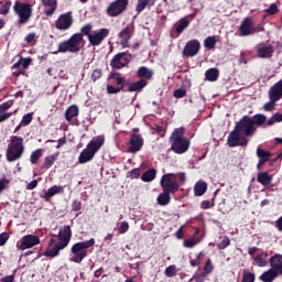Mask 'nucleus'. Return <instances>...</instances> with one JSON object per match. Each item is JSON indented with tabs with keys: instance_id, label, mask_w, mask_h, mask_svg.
Wrapping results in <instances>:
<instances>
[{
	"instance_id": "1",
	"label": "nucleus",
	"mask_w": 282,
	"mask_h": 282,
	"mask_svg": "<svg viewBox=\"0 0 282 282\" xmlns=\"http://www.w3.org/2000/svg\"><path fill=\"white\" fill-rule=\"evenodd\" d=\"M264 124H265V115L258 113L252 117L243 116L239 120V122L236 123V129L242 135L250 138L254 135V131H257L258 127H261L263 129Z\"/></svg>"
},
{
	"instance_id": "2",
	"label": "nucleus",
	"mask_w": 282,
	"mask_h": 282,
	"mask_svg": "<svg viewBox=\"0 0 282 282\" xmlns=\"http://www.w3.org/2000/svg\"><path fill=\"white\" fill-rule=\"evenodd\" d=\"M94 246H96V239L94 238L74 243L70 248L69 261L73 263H83L87 254L94 252Z\"/></svg>"
},
{
	"instance_id": "3",
	"label": "nucleus",
	"mask_w": 282,
	"mask_h": 282,
	"mask_svg": "<svg viewBox=\"0 0 282 282\" xmlns=\"http://www.w3.org/2000/svg\"><path fill=\"white\" fill-rule=\"evenodd\" d=\"M171 151L184 155L191 149V140L184 138V128H176L170 137Z\"/></svg>"
},
{
	"instance_id": "4",
	"label": "nucleus",
	"mask_w": 282,
	"mask_h": 282,
	"mask_svg": "<svg viewBox=\"0 0 282 282\" xmlns=\"http://www.w3.org/2000/svg\"><path fill=\"white\" fill-rule=\"evenodd\" d=\"M105 144V137L98 135L89 141L87 147L80 152L78 162L79 164H87V162H91L93 158L96 156V153L102 149Z\"/></svg>"
},
{
	"instance_id": "5",
	"label": "nucleus",
	"mask_w": 282,
	"mask_h": 282,
	"mask_svg": "<svg viewBox=\"0 0 282 282\" xmlns=\"http://www.w3.org/2000/svg\"><path fill=\"white\" fill-rule=\"evenodd\" d=\"M83 46V33H75L68 40L61 42L57 46V51L53 54H78L80 47Z\"/></svg>"
},
{
	"instance_id": "6",
	"label": "nucleus",
	"mask_w": 282,
	"mask_h": 282,
	"mask_svg": "<svg viewBox=\"0 0 282 282\" xmlns=\"http://www.w3.org/2000/svg\"><path fill=\"white\" fill-rule=\"evenodd\" d=\"M25 153V145L23 144V138L13 135L7 148V162H17L21 160Z\"/></svg>"
},
{
	"instance_id": "7",
	"label": "nucleus",
	"mask_w": 282,
	"mask_h": 282,
	"mask_svg": "<svg viewBox=\"0 0 282 282\" xmlns=\"http://www.w3.org/2000/svg\"><path fill=\"white\" fill-rule=\"evenodd\" d=\"M32 4L17 0L13 4V11L18 17L19 25H25L32 19Z\"/></svg>"
},
{
	"instance_id": "8",
	"label": "nucleus",
	"mask_w": 282,
	"mask_h": 282,
	"mask_svg": "<svg viewBox=\"0 0 282 282\" xmlns=\"http://www.w3.org/2000/svg\"><path fill=\"white\" fill-rule=\"evenodd\" d=\"M161 188L165 193L174 194L180 191V184L177 183V174L169 173L162 176L161 181Z\"/></svg>"
},
{
	"instance_id": "9",
	"label": "nucleus",
	"mask_w": 282,
	"mask_h": 282,
	"mask_svg": "<svg viewBox=\"0 0 282 282\" xmlns=\"http://www.w3.org/2000/svg\"><path fill=\"white\" fill-rule=\"evenodd\" d=\"M228 147H248V138L245 137L237 128L235 127L227 138Z\"/></svg>"
},
{
	"instance_id": "10",
	"label": "nucleus",
	"mask_w": 282,
	"mask_h": 282,
	"mask_svg": "<svg viewBox=\"0 0 282 282\" xmlns=\"http://www.w3.org/2000/svg\"><path fill=\"white\" fill-rule=\"evenodd\" d=\"M127 6H129V0H116L110 3L107 8L108 17H120L124 10H127Z\"/></svg>"
},
{
	"instance_id": "11",
	"label": "nucleus",
	"mask_w": 282,
	"mask_h": 282,
	"mask_svg": "<svg viewBox=\"0 0 282 282\" xmlns=\"http://www.w3.org/2000/svg\"><path fill=\"white\" fill-rule=\"evenodd\" d=\"M133 34H135V26L133 24H128L123 30L118 33L120 45L123 48L129 47V41L133 39Z\"/></svg>"
},
{
	"instance_id": "12",
	"label": "nucleus",
	"mask_w": 282,
	"mask_h": 282,
	"mask_svg": "<svg viewBox=\"0 0 282 282\" xmlns=\"http://www.w3.org/2000/svg\"><path fill=\"white\" fill-rule=\"evenodd\" d=\"M39 243H41V238H39V236L26 235L21 238L17 246L19 250H28L34 248V246H39Z\"/></svg>"
},
{
	"instance_id": "13",
	"label": "nucleus",
	"mask_w": 282,
	"mask_h": 282,
	"mask_svg": "<svg viewBox=\"0 0 282 282\" xmlns=\"http://www.w3.org/2000/svg\"><path fill=\"white\" fill-rule=\"evenodd\" d=\"M130 58L127 52L118 53L110 61V67L113 69H122V67H127L129 65Z\"/></svg>"
},
{
	"instance_id": "14",
	"label": "nucleus",
	"mask_w": 282,
	"mask_h": 282,
	"mask_svg": "<svg viewBox=\"0 0 282 282\" xmlns=\"http://www.w3.org/2000/svg\"><path fill=\"white\" fill-rule=\"evenodd\" d=\"M61 250H65V247L61 242L56 241V238H51L50 243L44 252V257H50V259H54L58 257Z\"/></svg>"
},
{
	"instance_id": "15",
	"label": "nucleus",
	"mask_w": 282,
	"mask_h": 282,
	"mask_svg": "<svg viewBox=\"0 0 282 282\" xmlns=\"http://www.w3.org/2000/svg\"><path fill=\"white\" fill-rule=\"evenodd\" d=\"M109 36V29H100L99 31L91 32L88 41L93 45V47H98L102 41H105Z\"/></svg>"
},
{
	"instance_id": "16",
	"label": "nucleus",
	"mask_w": 282,
	"mask_h": 282,
	"mask_svg": "<svg viewBox=\"0 0 282 282\" xmlns=\"http://www.w3.org/2000/svg\"><path fill=\"white\" fill-rule=\"evenodd\" d=\"M258 58H272L274 54V46L268 42H261L256 46Z\"/></svg>"
},
{
	"instance_id": "17",
	"label": "nucleus",
	"mask_w": 282,
	"mask_h": 282,
	"mask_svg": "<svg viewBox=\"0 0 282 282\" xmlns=\"http://www.w3.org/2000/svg\"><path fill=\"white\" fill-rule=\"evenodd\" d=\"M74 23V17L72 15V12L63 13L59 15V18L56 21V28L57 30H69Z\"/></svg>"
},
{
	"instance_id": "18",
	"label": "nucleus",
	"mask_w": 282,
	"mask_h": 282,
	"mask_svg": "<svg viewBox=\"0 0 282 282\" xmlns=\"http://www.w3.org/2000/svg\"><path fill=\"white\" fill-rule=\"evenodd\" d=\"M200 47H202V44H199V41L197 40L188 41L184 47L183 54L184 56H188V57L197 56V54H199Z\"/></svg>"
},
{
	"instance_id": "19",
	"label": "nucleus",
	"mask_w": 282,
	"mask_h": 282,
	"mask_svg": "<svg viewBox=\"0 0 282 282\" xmlns=\"http://www.w3.org/2000/svg\"><path fill=\"white\" fill-rule=\"evenodd\" d=\"M78 113H79L78 106L73 105L66 109L65 120L67 122H69L70 124L78 127V124H80V122L78 121V119H75V118H78Z\"/></svg>"
},
{
	"instance_id": "20",
	"label": "nucleus",
	"mask_w": 282,
	"mask_h": 282,
	"mask_svg": "<svg viewBox=\"0 0 282 282\" xmlns=\"http://www.w3.org/2000/svg\"><path fill=\"white\" fill-rule=\"evenodd\" d=\"M144 147V139L140 134H132L130 139L129 153H138Z\"/></svg>"
},
{
	"instance_id": "21",
	"label": "nucleus",
	"mask_w": 282,
	"mask_h": 282,
	"mask_svg": "<svg viewBox=\"0 0 282 282\" xmlns=\"http://www.w3.org/2000/svg\"><path fill=\"white\" fill-rule=\"evenodd\" d=\"M58 239L59 243L64 248H67V246H69V241H72V227L65 225L62 229H59Z\"/></svg>"
},
{
	"instance_id": "22",
	"label": "nucleus",
	"mask_w": 282,
	"mask_h": 282,
	"mask_svg": "<svg viewBox=\"0 0 282 282\" xmlns=\"http://www.w3.org/2000/svg\"><path fill=\"white\" fill-rule=\"evenodd\" d=\"M240 36H252L254 34V28L252 26V20L247 18L239 26Z\"/></svg>"
},
{
	"instance_id": "23",
	"label": "nucleus",
	"mask_w": 282,
	"mask_h": 282,
	"mask_svg": "<svg viewBox=\"0 0 282 282\" xmlns=\"http://www.w3.org/2000/svg\"><path fill=\"white\" fill-rule=\"evenodd\" d=\"M281 98H282V79H280L269 89L270 100H281Z\"/></svg>"
},
{
	"instance_id": "24",
	"label": "nucleus",
	"mask_w": 282,
	"mask_h": 282,
	"mask_svg": "<svg viewBox=\"0 0 282 282\" xmlns=\"http://www.w3.org/2000/svg\"><path fill=\"white\" fill-rule=\"evenodd\" d=\"M63 193H65V187L61 185H53L44 193L42 197L45 199V202H50L51 197H54V195H61Z\"/></svg>"
},
{
	"instance_id": "25",
	"label": "nucleus",
	"mask_w": 282,
	"mask_h": 282,
	"mask_svg": "<svg viewBox=\"0 0 282 282\" xmlns=\"http://www.w3.org/2000/svg\"><path fill=\"white\" fill-rule=\"evenodd\" d=\"M12 105H14L13 101L3 102L0 105V122H6V120L12 117V112H7Z\"/></svg>"
},
{
	"instance_id": "26",
	"label": "nucleus",
	"mask_w": 282,
	"mask_h": 282,
	"mask_svg": "<svg viewBox=\"0 0 282 282\" xmlns=\"http://www.w3.org/2000/svg\"><path fill=\"white\" fill-rule=\"evenodd\" d=\"M269 263L273 270H275L280 275H282V254H274L269 259Z\"/></svg>"
},
{
	"instance_id": "27",
	"label": "nucleus",
	"mask_w": 282,
	"mask_h": 282,
	"mask_svg": "<svg viewBox=\"0 0 282 282\" xmlns=\"http://www.w3.org/2000/svg\"><path fill=\"white\" fill-rule=\"evenodd\" d=\"M278 276H281L272 267L264 271L260 276V281L262 282H272L274 281Z\"/></svg>"
},
{
	"instance_id": "28",
	"label": "nucleus",
	"mask_w": 282,
	"mask_h": 282,
	"mask_svg": "<svg viewBox=\"0 0 282 282\" xmlns=\"http://www.w3.org/2000/svg\"><path fill=\"white\" fill-rule=\"evenodd\" d=\"M42 6H44V8H46L44 10V14L46 17H52V14H54V12H56V0H42Z\"/></svg>"
},
{
	"instance_id": "29",
	"label": "nucleus",
	"mask_w": 282,
	"mask_h": 282,
	"mask_svg": "<svg viewBox=\"0 0 282 282\" xmlns=\"http://www.w3.org/2000/svg\"><path fill=\"white\" fill-rule=\"evenodd\" d=\"M188 25H191V21H188V18H182L181 20H178L175 24H174V30L176 32V34H182V32H184V30H186V28H188Z\"/></svg>"
},
{
	"instance_id": "30",
	"label": "nucleus",
	"mask_w": 282,
	"mask_h": 282,
	"mask_svg": "<svg viewBox=\"0 0 282 282\" xmlns=\"http://www.w3.org/2000/svg\"><path fill=\"white\" fill-rule=\"evenodd\" d=\"M275 122H282V113H274L270 119L264 116V124H262V129H268V127H272Z\"/></svg>"
},
{
	"instance_id": "31",
	"label": "nucleus",
	"mask_w": 282,
	"mask_h": 282,
	"mask_svg": "<svg viewBox=\"0 0 282 282\" xmlns=\"http://www.w3.org/2000/svg\"><path fill=\"white\" fill-rule=\"evenodd\" d=\"M272 175H270V173L268 172L258 173L257 182H259V184H262V186H268V184H272Z\"/></svg>"
},
{
	"instance_id": "32",
	"label": "nucleus",
	"mask_w": 282,
	"mask_h": 282,
	"mask_svg": "<svg viewBox=\"0 0 282 282\" xmlns=\"http://www.w3.org/2000/svg\"><path fill=\"white\" fill-rule=\"evenodd\" d=\"M253 261L258 268H265V265H268V252L257 254Z\"/></svg>"
},
{
	"instance_id": "33",
	"label": "nucleus",
	"mask_w": 282,
	"mask_h": 282,
	"mask_svg": "<svg viewBox=\"0 0 282 282\" xmlns=\"http://www.w3.org/2000/svg\"><path fill=\"white\" fill-rule=\"evenodd\" d=\"M206 191H208V184H206V182H197L194 185V195L196 197H202Z\"/></svg>"
},
{
	"instance_id": "34",
	"label": "nucleus",
	"mask_w": 282,
	"mask_h": 282,
	"mask_svg": "<svg viewBox=\"0 0 282 282\" xmlns=\"http://www.w3.org/2000/svg\"><path fill=\"white\" fill-rule=\"evenodd\" d=\"M138 77L142 80H151L153 78V70L149 69L147 66H141L138 70Z\"/></svg>"
},
{
	"instance_id": "35",
	"label": "nucleus",
	"mask_w": 282,
	"mask_h": 282,
	"mask_svg": "<svg viewBox=\"0 0 282 282\" xmlns=\"http://www.w3.org/2000/svg\"><path fill=\"white\" fill-rule=\"evenodd\" d=\"M156 202L159 206H169V204H171V193L163 191V193L158 196Z\"/></svg>"
},
{
	"instance_id": "36",
	"label": "nucleus",
	"mask_w": 282,
	"mask_h": 282,
	"mask_svg": "<svg viewBox=\"0 0 282 282\" xmlns=\"http://www.w3.org/2000/svg\"><path fill=\"white\" fill-rule=\"evenodd\" d=\"M153 6H155V0H138L135 10L137 12H142L145 8H151Z\"/></svg>"
},
{
	"instance_id": "37",
	"label": "nucleus",
	"mask_w": 282,
	"mask_h": 282,
	"mask_svg": "<svg viewBox=\"0 0 282 282\" xmlns=\"http://www.w3.org/2000/svg\"><path fill=\"white\" fill-rule=\"evenodd\" d=\"M206 80H209V83H215L217 78H219V69L218 68H209L205 73Z\"/></svg>"
},
{
	"instance_id": "38",
	"label": "nucleus",
	"mask_w": 282,
	"mask_h": 282,
	"mask_svg": "<svg viewBox=\"0 0 282 282\" xmlns=\"http://www.w3.org/2000/svg\"><path fill=\"white\" fill-rule=\"evenodd\" d=\"M143 87H147V80L140 79L139 82L132 83L129 86L128 91H131V93L142 91Z\"/></svg>"
},
{
	"instance_id": "39",
	"label": "nucleus",
	"mask_w": 282,
	"mask_h": 282,
	"mask_svg": "<svg viewBox=\"0 0 282 282\" xmlns=\"http://www.w3.org/2000/svg\"><path fill=\"white\" fill-rule=\"evenodd\" d=\"M156 175L158 171H155V169H150L141 175V180L142 182H153Z\"/></svg>"
},
{
	"instance_id": "40",
	"label": "nucleus",
	"mask_w": 282,
	"mask_h": 282,
	"mask_svg": "<svg viewBox=\"0 0 282 282\" xmlns=\"http://www.w3.org/2000/svg\"><path fill=\"white\" fill-rule=\"evenodd\" d=\"M109 79L113 80V84L117 85V87H122V89H124V77H121L120 73L110 74Z\"/></svg>"
},
{
	"instance_id": "41",
	"label": "nucleus",
	"mask_w": 282,
	"mask_h": 282,
	"mask_svg": "<svg viewBox=\"0 0 282 282\" xmlns=\"http://www.w3.org/2000/svg\"><path fill=\"white\" fill-rule=\"evenodd\" d=\"M257 156L259 158V160L268 162L270 160V158H272V154L270 153V151H265L261 148H258L257 149Z\"/></svg>"
},
{
	"instance_id": "42",
	"label": "nucleus",
	"mask_w": 282,
	"mask_h": 282,
	"mask_svg": "<svg viewBox=\"0 0 282 282\" xmlns=\"http://www.w3.org/2000/svg\"><path fill=\"white\" fill-rule=\"evenodd\" d=\"M217 45V39L215 36H208L204 41V47L206 50H215V46Z\"/></svg>"
},
{
	"instance_id": "43",
	"label": "nucleus",
	"mask_w": 282,
	"mask_h": 282,
	"mask_svg": "<svg viewBox=\"0 0 282 282\" xmlns=\"http://www.w3.org/2000/svg\"><path fill=\"white\" fill-rule=\"evenodd\" d=\"M42 153H43L42 149H37V150L33 151L30 156L31 164H36L39 162V160L41 159Z\"/></svg>"
},
{
	"instance_id": "44",
	"label": "nucleus",
	"mask_w": 282,
	"mask_h": 282,
	"mask_svg": "<svg viewBox=\"0 0 282 282\" xmlns=\"http://www.w3.org/2000/svg\"><path fill=\"white\" fill-rule=\"evenodd\" d=\"M117 230L119 235H126V232H129V223L127 221H121L117 224Z\"/></svg>"
},
{
	"instance_id": "45",
	"label": "nucleus",
	"mask_w": 282,
	"mask_h": 282,
	"mask_svg": "<svg viewBox=\"0 0 282 282\" xmlns=\"http://www.w3.org/2000/svg\"><path fill=\"white\" fill-rule=\"evenodd\" d=\"M177 274V267L175 264H171L165 269V276L169 279L175 276Z\"/></svg>"
},
{
	"instance_id": "46",
	"label": "nucleus",
	"mask_w": 282,
	"mask_h": 282,
	"mask_svg": "<svg viewBox=\"0 0 282 282\" xmlns=\"http://www.w3.org/2000/svg\"><path fill=\"white\" fill-rule=\"evenodd\" d=\"M197 243H199V239L196 238H189V239H185L183 242L184 248H195V246H197Z\"/></svg>"
},
{
	"instance_id": "47",
	"label": "nucleus",
	"mask_w": 282,
	"mask_h": 282,
	"mask_svg": "<svg viewBox=\"0 0 282 282\" xmlns=\"http://www.w3.org/2000/svg\"><path fill=\"white\" fill-rule=\"evenodd\" d=\"M56 158H58L56 154H52L45 158L44 160V166L45 169H51L52 164H54V162H56Z\"/></svg>"
},
{
	"instance_id": "48",
	"label": "nucleus",
	"mask_w": 282,
	"mask_h": 282,
	"mask_svg": "<svg viewBox=\"0 0 282 282\" xmlns=\"http://www.w3.org/2000/svg\"><path fill=\"white\" fill-rule=\"evenodd\" d=\"M276 102H279V100L270 99V101H268L263 106L264 111H274V107H276Z\"/></svg>"
},
{
	"instance_id": "49",
	"label": "nucleus",
	"mask_w": 282,
	"mask_h": 282,
	"mask_svg": "<svg viewBox=\"0 0 282 282\" xmlns=\"http://www.w3.org/2000/svg\"><path fill=\"white\" fill-rule=\"evenodd\" d=\"M256 275L252 272L243 271L242 282H254Z\"/></svg>"
},
{
	"instance_id": "50",
	"label": "nucleus",
	"mask_w": 282,
	"mask_h": 282,
	"mask_svg": "<svg viewBox=\"0 0 282 282\" xmlns=\"http://www.w3.org/2000/svg\"><path fill=\"white\" fill-rule=\"evenodd\" d=\"M230 246V238L224 237V239L217 245L218 250H226Z\"/></svg>"
},
{
	"instance_id": "51",
	"label": "nucleus",
	"mask_w": 282,
	"mask_h": 282,
	"mask_svg": "<svg viewBox=\"0 0 282 282\" xmlns=\"http://www.w3.org/2000/svg\"><path fill=\"white\" fill-rule=\"evenodd\" d=\"M33 116H34V113H32V112L24 115L22 117L21 124H23V127H28V124H30V122H32Z\"/></svg>"
},
{
	"instance_id": "52",
	"label": "nucleus",
	"mask_w": 282,
	"mask_h": 282,
	"mask_svg": "<svg viewBox=\"0 0 282 282\" xmlns=\"http://www.w3.org/2000/svg\"><path fill=\"white\" fill-rule=\"evenodd\" d=\"M264 12L272 17L279 12V7L276 6V3H272L268 9H265Z\"/></svg>"
},
{
	"instance_id": "53",
	"label": "nucleus",
	"mask_w": 282,
	"mask_h": 282,
	"mask_svg": "<svg viewBox=\"0 0 282 282\" xmlns=\"http://www.w3.org/2000/svg\"><path fill=\"white\" fill-rule=\"evenodd\" d=\"M127 177L130 180H138L140 177V169H133L127 173Z\"/></svg>"
},
{
	"instance_id": "54",
	"label": "nucleus",
	"mask_w": 282,
	"mask_h": 282,
	"mask_svg": "<svg viewBox=\"0 0 282 282\" xmlns=\"http://www.w3.org/2000/svg\"><path fill=\"white\" fill-rule=\"evenodd\" d=\"M202 257H204V252H199L195 259L189 261L192 268H197L202 263Z\"/></svg>"
},
{
	"instance_id": "55",
	"label": "nucleus",
	"mask_w": 282,
	"mask_h": 282,
	"mask_svg": "<svg viewBox=\"0 0 282 282\" xmlns=\"http://www.w3.org/2000/svg\"><path fill=\"white\" fill-rule=\"evenodd\" d=\"M215 270V267L213 265V261L208 259L204 267V274H210Z\"/></svg>"
},
{
	"instance_id": "56",
	"label": "nucleus",
	"mask_w": 282,
	"mask_h": 282,
	"mask_svg": "<svg viewBox=\"0 0 282 282\" xmlns=\"http://www.w3.org/2000/svg\"><path fill=\"white\" fill-rule=\"evenodd\" d=\"M12 7V2L8 1L0 8V14L6 15L10 12V8Z\"/></svg>"
},
{
	"instance_id": "57",
	"label": "nucleus",
	"mask_w": 282,
	"mask_h": 282,
	"mask_svg": "<svg viewBox=\"0 0 282 282\" xmlns=\"http://www.w3.org/2000/svg\"><path fill=\"white\" fill-rule=\"evenodd\" d=\"M107 91L108 94H120V91H122V86H111V85H107Z\"/></svg>"
},
{
	"instance_id": "58",
	"label": "nucleus",
	"mask_w": 282,
	"mask_h": 282,
	"mask_svg": "<svg viewBox=\"0 0 282 282\" xmlns=\"http://www.w3.org/2000/svg\"><path fill=\"white\" fill-rule=\"evenodd\" d=\"M25 43H28V45H34L35 41H36V34L35 33H29L25 39H24Z\"/></svg>"
},
{
	"instance_id": "59",
	"label": "nucleus",
	"mask_w": 282,
	"mask_h": 282,
	"mask_svg": "<svg viewBox=\"0 0 282 282\" xmlns=\"http://www.w3.org/2000/svg\"><path fill=\"white\" fill-rule=\"evenodd\" d=\"M20 63L22 64L23 69H28L29 65H32L31 57H20Z\"/></svg>"
},
{
	"instance_id": "60",
	"label": "nucleus",
	"mask_w": 282,
	"mask_h": 282,
	"mask_svg": "<svg viewBox=\"0 0 282 282\" xmlns=\"http://www.w3.org/2000/svg\"><path fill=\"white\" fill-rule=\"evenodd\" d=\"M91 24H86L82 28V33L85 34V36H87V39H89V36H91Z\"/></svg>"
},
{
	"instance_id": "61",
	"label": "nucleus",
	"mask_w": 282,
	"mask_h": 282,
	"mask_svg": "<svg viewBox=\"0 0 282 282\" xmlns=\"http://www.w3.org/2000/svg\"><path fill=\"white\" fill-rule=\"evenodd\" d=\"M100 78H102V70L101 69H95V70H93V74H91V79L94 80V82H96V80H98V79H100Z\"/></svg>"
},
{
	"instance_id": "62",
	"label": "nucleus",
	"mask_w": 282,
	"mask_h": 282,
	"mask_svg": "<svg viewBox=\"0 0 282 282\" xmlns=\"http://www.w3.org/2000/svg\"><path fill=\"white\" fill-rule=\"evenodd\" d=\"M186 96V88H178L174 91V98H184Z\"/></svg>"
},
{
	"instance_id": "63",
	"label": "nucleus",
	"mask_w": 282,
	"mask_h": 282,
	"mask_svg": "<svg viewBox=\"0 0 282 282\" xmlns=\"http://www.w3.org/2000/svg\"><path fill=\"white\" fill-rule=\"evenodd\" d=\"M8 239H10V234L8 232L0 234V247L6 246V243L8 242Z\"/></svg>"
},
{
	"instance_id": "64",
	"label": "nucleus",
	"mask_w": 282,
	"mask_h": 282,
	"mask_svg": "<svg viewBox=\"0 0 282 282\" xmlns=\"http://www.w3.org/2000/svg\"><path fill=\"white\" fill-rule=\"evenodd\" d=\"M82 208H83V204L80 203V200L73 202L72 210H74L75 213H78Z\"/></svg>"
}]
</instances>
